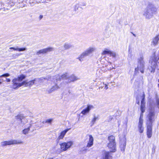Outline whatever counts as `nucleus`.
<instances>
[{"instance_id":"obj_1","label":"nucleus","mask_w":159,"mask_h":159,"mask_svg":"<svg viewBox=\"0 0 159 159\" xmlns=\"http://www.w3.org/2000/svg\"><path fill=\"white\" fill-rule=\"evenodd\" d=\"M15 119L17 120V123L20 126H23L26 125L27 126L22 131V133L24 135H27L30 131V129L32 125L31 122H29V120L23 115L19 114L15 117Z\"/></svg>"},{"instance_id":"obj_2","label":"nucleus","mask_w":159,"mask_h":159,"mask_svg":"<svg viewBox=\"0 0 159 159\" xmlns=\"http://www.w3.org/2000/svg\"><path fill=\"white\" fill-rule=\"evenodd\" d=\"M145 95L143 93L140 98L141 99V104L140 106L141 113L137 126L138 130L140 134L143 133L144 130V127L143 125V113L145 111Z\"/></svg>"},{"instance_id":"obj_3","label":"nucleus","mask_w":159,"mask_h":159,"mask_svg":"<svg viewBox=\"0 0 159 159\" xmlns=\"http://www.w3.org/2000/svg\"><path fill=\"white\" fill-rule=\"evenodd\" d=\"M147 111L148 113L147 116L146 125H152L155 120L154 109L150 102L147 103Z\"/></svg>"},{"instance_id":"obj_4","label":"nucleus","mask_w":159,"mask_h":159,"mask_svg":"<svg viewBox=\"0 0 159 159\" xmlns=\"http://www.w3.org/2000/svg\"><path fill=\"white\" fill-rule=\"evenodd\" d=\"M73 143L74 142L72 141L60 143H59L60 148L56 149L55 152L57 153H60L66 151L71 148L73 146Z\"/></svg>"},{"instance_id":"obj_5","label":"nucleus","mask_w":159,"mask_h":159,"mask_svg":"<svg viewBox=\"0 0 159 159\" xmlns=\"http://www.w3.org/2000/svg\"><path fill=\"white\" fill-rule=\"evenodd\" d=\"M157 9L153 5H149L144 10L143 15L147 19L151 18L153 15L156 14Z\"/></svg>"},{"instance_id":"obj_6","label":"nucleus","mask_w":159,"mask_h":159,"mask_svg":"<svg viewBox=\"0 0 159 159\" xmlns=\"http://www.w3.org/2000/svg\"><path fill=\"white\" fill-rule=\"evenodd\" d=\"M109 143L107 144V147L110 152H115L116 151V143L115 138L114 136H110L108 138Z\"/></svg>"},{"instance_id":"obj_7","label":"nucleus","mask_w":159,"mask_h":159,"mask_svg":"<svg viewBox=\"0 0 159 159\" xmlns=\"http://www.w3.org/2000/svg\"><path fill=\"white\" fill-rule=\"evenodd\" d=\"M145 62L143 60V57H140L138 59V63L137 67L135 68V73H136L138 72L139 71L142 73H143L144 69Z\"/></svg>"},{"instance_id":"obj_8","label":"nucleus","mask_w":159,"mask_h":159,"mask_svg":"<svg viewBox=\"0 0 159 159\" xmlns=\"http://www.w3.org/2000/svg\"><path fill=\"white\" fill-rule=\"evenodd\" d=\"M62 79L66 80V82L68 83H70L78 79L75 76L72 75L69 76L67 73H66L61 75Z\"/></svg>"},{"instance_id":"obj_9","label":"nucleus","mask_w":159,"mask_h":159,"mask_svg":"<svg viewBox=\"0 0 159 159\" xmlns=\"http://www.w3.org/2000/svg\"><path fill=\"white\" fill-rule=\"evenodd\" d=\"M23 142L20 140H11L10 141H4L1 143V145L4 147L7 145L13 144H22Z\"/></svg>"},{"instance_id":"obj_10","label":"nucleus","mask_w":159,"mask_h":159,"mask_svg":"<svg viewBox=\"0 0 159 159\" xmlns=\"http://www.w3.org/2000/svg\"><path fill=\"white\" fill-rule=\"evenodd\" d=\"M96 50V48L94 46H91L89 47L86 51L84 52L79 57V59L81 60V59L84 57V56H88L89 54L95 52Z\"/></svg>"},{"instance_id":"obj_11","label":"nucleus","mask_w":159,"mask_h":159,"mask_svg":"<svg viewBox=\"0 0 159 159\" xmlns=\"http://www.w3.org/2000/svg\"><path fill=\"white\" fill-rule=\"evenodd\" d=\"M12 82L13 83V87L15 89H17L21 86H24V84L26 82L24 81L21 82L16 78L12 80Z\"/></svg>"},{"instance_id":"obj_12","label":"nucleus","mask_w":159,"mask_h":159,"mask_svg":"<svg viewBox=\"0 0 159 159\" xmlns=\"http://www.w3.org/2000/svg\"><path fill=\"white\" fill-rule=\"evenodd\" d=\"M146 134L148 138H150L152 135V125H146Z\"/></svg>"},{"instance_id":"obj_13","label":"nucleus","mask_w":159,"mask_h":159,"mask_svg":"<svg viewBox=\"0 0 159 159\" xmlns=\"http://www.w3.org/2000/svg\"><path fill=\"white\" fill-rule=\"evenodd\" d=\"M54 50V48L52 47H48L46 48H44L41 49L37 52V54L39 55L41 54H45L48 52L52 51Z\"/></svg>"},{"instance_id":"obj_14","label":"nucleus","mask_w":159,"mask_h":159,"mask_svg":"<svg viewBox=\"0 0 159 159\" xmlns=\"http://www.w3.org/2000/svg\"><path fill=\"white\" fill-rule=\"evenodd\" d=\"M43 79H45V78H40L39 79H35L34 80L29 81H27V80H26L24 81H25L26 82L25 84H24V86H30L34 84H35V82H38L40 80H43ZM48 79L46 78V79Z\"/></svg>"},{"instance_id":"obj_15","label":"nucleus","mask_w":159,"mask_h":159,"mask_svg":"<svg viewBox=\"0 0 159 159\" xmlns=\"http://www.w3.org/2000/svg\"><path fill=\"white\" fill-rule=\"evenodd\" d=\"M93 108V107L91 105H88L87 107L81 112L80 114L85 115L88 113L89 111Z\"/></svg>"},{"instance_id":"obj_16","label":"nucleus","mask_w":159,"mask_h":159,"mask_svg":"<svg viewBox=\"0 0 159 159\" xmlns=\"http://www.w3.org/2000/svg\"><path fill=\"white\" fill-rule=\"evenodd\" d=\"M126 139L125 137L123 139L120 140V147L122 152H124L126 146Z\"/></svg>"},{"instance_id":"obj_17","label":"nucleus","mask_w":159,"mask_h":159,"mask_svg":"<svg viewBox=\"0 0 159 159\" xmlns=\"http://www.w3.org/2000/svg\"><path fill=\"white\" fill-rule=\"evenodd\" d=\"M88 136L89 137V139L87 144V147L88 148H90L92 147L93 145L94 139L93 137L91 135H89Z\"/></svg>"},{"instance_id":"obj_18","label":"nucleus","mask_w":159,"mask_h":159,"mask_svg":"<svg viewBox=\"0 0 159 159\" xmlns=\"http://www.w3.org/2000/svg\"><path fill=\"white\" fill-rule=\"evenodd\" d=\"M70 129V128H68L61 131L58 137V140H60L63 139L66 133Z\"/></svg>"},{"instance_id":"obj_19","label":"nucleus","mask_w":159,"mask_h":159,"mask_svg":"<svg viewBox=\"0 0 159 159\" xmlns=\"http://www.w3.org/2000/svg\"><path fill=\"white\" fill-rule=\"evenodd\" d=\"M159 40V35H157L153 39L151 43V45L152 46H155L157 44Z\"/></svg>"},{"instance_id":"obj_20","label":"nucleus","mask_w":159,"mask_h":159,"mask_svg":"<svg viewBox=\"0 0 159 159\" xmlns=\"http://www.w3.org/2000/svg\"><path fill=\"white\" fill-rule=\"evenodd\" d=\"M10 49H12L14 51H17L19 52L23 51L26 50V48H20L18 47H10L9 48Z\"/></svg>"},{"instance_id":"obj_21","label":"nucleus","mask_w":159,"mask_h":159,"mask_svg":"<svg viewBox=\"0 0 159 159\" xmlns=\"http://www.w3.org/2000/svg\"><path fill=\"white\" fill-rule=\"evenodd\" d=\"M111 51L109 49L105 48L102 50L101 54L102 55H109Z\"/></svg>"},{"instance_id":"obj_22","label":"nucleus","mask_w":159,"mask_h":159,"mask_svg":"<svg viewBox=\"0 0 159 159\" xmlns=\"http://www.w3.org/2000/svg\"><path fill=\"white\" fill-rule=\"evenodd\" d=\"M103 155L101 159H109V152L106 151L103 152Z\"/></svg>"},{"instance_id":"obj_23","label":"nucleus","mask_w":159,"mask_h":159,"mask_svg":"<svg viewBox=\"0 0 159 159\" xmlns=\"http://www.w3.org/2000/svg\"><path fill=\"white\" fill-rule=\"evenodd\" d=\"M26 77V75L23 74L19 75L17 78H16L20 82H21L22 80L24 79Z\"/></svg>"},{"instance_id":"obj_24","label":"nucleus","mask_w":159,"mask_h":159,"mask_svg":"<svg viewBox=\"0 0 159 159\" xmlns=\"http://www.w3.org/2000/svg\"><path fill=\"white\" fill-rule=\"evenodd\" d=\"M52 121V119H47L45 121L44 123H47L48 124H51Z\"/></svg>"},{"instance_id":"obj_25","label":"nucleus","mask_w":159,"mask_h":159,"mask_svg":"<svg viewBox=\"0 0 159 159\" xmlns=\"http://www.w3.org/2000/svg\"><path fill=\"white\" fill-rule=\"evenodd\" d=\"M64 48L66 49H68L71 47L70 45L68 43H65L64 45Z\"/></svg>"},{"instance_id":"obj_26","label":"nucleus","mask_w":159,"mask_h":159,"mask_svg":"<svg viewBox=\"0 0 159 159\" xmlns=\"http://www.w3.org/2000/svg\"><path fill=\"white\" fill-rule=\"evenodd\" d=\"M109 55L113 57H115L116 56V54L115 52L111 51Z\"/></svg>"},{"instance_id":"obj_27","label":"nucleus","mask_w":159,"mask_h":159,"mask_svg":"<svg viewBox=\"0 0 159 159\" xmlns=\"http://www.w3.org/2000/svg\"><path fill=\"white\" fill-rule=\"evenodd\" d=\"M10 76V74L9 73H6L5 74H4L0 76V77H8Z\"/></svg>"},{"instance_id":"obj_28","label":"nucleus","mask_w":159,"mask_h":159,"mask_svg":"<svg viewBox=\"0 0 159 159\" xmlns=\"http://www.w3.org/2000/svg\"><path fill=\"white\" fill-rule=\"evenodd\" d=\"M97 119V117H94L93 119H92V121L93 123V124L95 121H96Z\"/></svg>"},{"instance_id":"obj_29","label":"nucleus","mask_w":159,"mask_h":159,"mask_svg":"<svg viewBox=\"0 0 159 159\" xmlns=\"http://www.w3.org/2000/svg\"><path fill=\"white\" fill-rule=\"evenodd\" d=\"M53 80V78L50 77V79H48V82L50 83L51 82V81L52 82Z\"/></svg>"},{"instance_id":"obj_30","label":"nucleus","mask_w":159,"mask_h":159,"mask_svg":"<svg viewBox=\"0 0 159 159\" xmlns=\"http://www.w3.org/2000/svg\"><path fill=\"white\" fill-rule=\"evenodd\" d=\"M58 86L57 85H55L54 88L53 89H52V90H56L57 89H58Z\"/></svg>"},{"instance_id":"obj_31","label":"nucleus","mask_w":159,"mask_h":159,"mask_svg":"<svg viewBox=\"0 0 159 159\" xmlns=\"http://www.w3.org/2000/svg\"><path fill=\"white\" fill-rule=\"evenodd\" d=\"M6 81L7 82H10V81H11V80L9 78H6Z\"/></svg>"},{"instance_id":"obj_32","label":"nucleus","mask_w":159,"mask_h":159,"mask_svg":"<svg viewBox=\"0 0 159 159\" xmlns=\"http://www.w3.org/2000/svg\"><path fill=\"white\" fill-rule=\"evenodd\" d=\"M156 103H157V105H159V99H157V100H156Z\"/></svg>"},{"instance_id":"obj_33","label":"nucleus","mask_w":159,"mask_h":159,"mask_svg":"<svg viewBox=\"0 0 159 159\" xmlns=\"http://www.w3.org/2000/svg\"><path fill=\"white\" fill-rule=\"evenodd\" d=\"M104 88L106 89H108L107 85L106 84H105Z\"/></svg>"},{"instance_id":"obj_34","label":"nucleus","mask_w":159,"mask_h":159,"mask_svg":"<svg viewBox=\"0 0 159 159\" xmlns=\"http://www.w3.org/2000/svg\"><path fill=\"white\" fill-rule=\"evenodd\" d=\"M127 125H126L125 126V131L126 132H127Z\"/></svg>"},{"instance_id":"obj_35","label":"nucleus","mask_w":159,"mask_h":159,"mask_svg":"<svg viewBox=\"0 0 159 159\" xmlns=\"http://www.w3.org/2000/svg\"><path fill=\"white\" fill-rule=\"evenodd\" d=\"M158 69H159V64H158V68H157Z\"/></svg>"},{"instance_id":"obj_36","label":"nucleus","mask_w":159,"mask_h":159,"mask_svg":"<svg viewBox=\"0 0 159 159\" xmlns=\"http://www.w3.org/2000/svg\"><path fill=\"white\" fill-rule=\"evenodd\" d=\"M2 82L0 81V85L2 84Z\"/></svg>"},{"instance_id":"obj_37","label":"nucleus","mask_w":159,"mask_h":159,"mask_svg":"<svg viewBox=\"0 0 159 159\" xmlns=\"http://www.w3.org/2000/svg\"><path fill=\"white\" fill-rule=\"evenodd\" d=\"M158 87H159V84H158Z\"/></svg>"},{"instance_id":"obj_38","label":"nucleus","mask_w":159,"mask_h":159,"mask_svg":"<svg viewBox=\"0 0 159 159\" xmlns=\"http://www.w3.org/2000/svg\"><path fill=\"white\" fill-rule=\"evenodd\" d=\"M158 108H159V106H158Z\"/></svg>"}]
</instances>
